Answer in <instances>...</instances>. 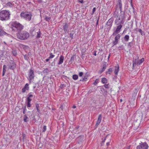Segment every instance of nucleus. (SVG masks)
Listing matches in <instances>:
<instances>
[{
    "label": "nucleus",
    "mask_w": 149,
    "mask_h": 149,
    "mask_svg": "<svg viewBox=\"0 0 149 149\" xmlns=\"http://www.w3.org/2000/svg\"><path fill=\"white\" fill-rule=\"evenodd\" d=\"M116 6H117V7H119L120 11L118 20H120V19L121 20L120 22L118 23V21L117 19L115 20V23L117 25H118L119 24L122 23L123 20L125 18V11H122V4L121 0H118Z\"/></svg>",
    "instance_id": "f257e3e1"
},
{
    "label": "nucleus",
    "mask_w": 149,
    "mask_h": 149,
    "mask_svg": "<svg viewBox=\"0 0 149 149\" xmlns=\"http://www.w3.org/2000/svg\"><path fill=\"white\" fill-rule=\"evenodd\" d=\"M10 13L8 10H3L0 11V19L1 21H6L10 19Z\"/></svg>",
    "instance_id": "f03ea898"
},
{
    "label": "nucleus",
    "mask_w": 149,
    "mask_h": 149,
    "mask_svg": "<svg viewBox=\"0 0 149 149\" xmlns=\"http://www.w3.org/2000/svg\"><path fill=\"white\" fill-rule=\"evenodd\" d=\"M32 15V13L31 12L27 11L24 12H22L20 14V17L22 18L29 21L31 20Z\"/></svg>",
    "instance_id": "7ed1b4c3"
},
{
    "label": "nucleus",
    "mask_w": 149,
    "mask_h": 149,
    "mask_svg": "<svg viewBox=\"0 0 149 149\" xmlns=\"http://www.w3.org/2000/svg\"><path fill=\"white\" fill-rule=\"evenodd\" d=\"M17 36L18 38L21 40H24L27 39L29 37V34L26 31H19L17 34Z\"/></svg>",
    "instance_id": "20e7f679"
},
{
    "label": "nucleus",
    "mask_w": 149,
    "mask_h": 149,
    "mask_svg": "<svg viewBox=\"0 0 149 149\" xmlns=\"http://www.w3.org/2000/svg\"><path fill=\"white\" fill-rule=\"evenodd\" d=\"M12 26L13 29H16L20 31L24 28V26L23 25L16 21H15L12 23Z\"/></svg>",
    "instance_id": "39448f33"
},
{
    "label": "nucleus",
    "mask_w": 149,
    "mask_h": 149,
    "mask_svg": "<svg viewBox=\"0 0 149 149\" xmlns=\"http://www.w3.org/2000/svg\"><path fill=\"white\" fill-rule=\"evenodd\" d=\"M28 79L31 82L34 79L35 77V74H34V71L32 68H31L29 70L28 72Z\"/></svg>",
    "instance_id": "423d86ee"
},
{
    "label": "nucleus",
    "mask_w": 149,
    "mask_h": 149,
    "mask_svg": "<svg viewBox=\"0 0 149 149\" xmlns=\"http://www.w3.org/2000/svg\"><path fill=\"white\" fill-rule=\"evenodd\" d=\"M148 146L146 142H141L139 145L136 147V149H148Z\"/></svg>",
    "instance_id": "0eeeda50"
},
{
    "label": "nucleus",
    "mask_w": 149,
    "mask_h": 149,
    "mask_svg": "<svg viewBox=\"0 0 149 149\" xmlns=\"http://www.w3.org/2000/svg\"><path fill=\"white\" fill-rule=\"evenodd\" d=\"M8 68L10 70H14L16 68V64L15 62L13 60H10L7 65Z\"/></svg>",
    "instance_id": "6e6552de"
},
{
    "label": "nucleus",
    "mask_w": 149,
    "mask_h": 149,
    "mask_svg": "<svg viewBox=\"0 0 149 149\" xmlns=\"http://www.w3.org/2000/svg\"><path fill=\"white\" fill-rule=\"evenodd\" d=\"M114 19L113 17H111L107 23L106 25L108 26L107 28L108 30L109 31L110 30L111 28V26L112 25V24L114 21Z\"/></svg>",
    "instance_id": "1a4fd4ad"
},
{
    "label": "nucleus",
    "mask_w": 149,
    "mask_h": 149,
    "mask_svg": "<svg viewBox=\"0 0 149 149\" xmlns=\"http://www.w3.org/2000/svg\"><path fill=\"white\" fill-rule=\"evenodd\" d=\"M116 36L115 37L114 39V40L112 42V47H113L114 45H116L117 44H118L119 40L120 39L121 35L120 34H117L116 35Z\"/></svg>",
    "instance_id": "9d476101"
},
{
    "label": "nucleus",
    "mask_w": 149,
    "mask_h": 149,
    "mask_svg": "<svg viewBox=\"0 0 149 149\" xmlns=\"http://www.w3.org/2000/svg\"><path fill=\"white\" fill-rule=\"evenodd\" d=\"M122 27V25L121 24H120L117 26L116 30L113 32L112 36H115L119 33L121 31Z\"/></svg>",
    "instance_id": "9b49d317"
},
{
    "label": "nucleus",
    "mask_w": 149,
    "mask_h": 149,
    "mask_svg": "<svg viewBox=\"0 0 149 149\" xmlns=\"http://www.w3.org/2000/svg\"><path fill=\"white\" fill-rule=\"evenodd\" d=\"M9 34L5 32L2 28L0 27V37L3 36L4 35L8 36Z\"/></svg>",
    "instance_id": "f8f14e48"
},
{
    "label": "nucleus",
    "mask_w": 149,
    "mask_h": 149,
    "mask_svg": "<svg viewBox=\"0 0 149 149\" xmlns=\"http://www.w3.org/2000/svg\"><path fill=\"white\" fill-rule=\"evenodd\" d=\"M138 57L137 58L134 59L133 61V67H135L136 65H139Z\"/></svg>",
    "instance_id": "ddd939ff"
},
{
    "label": "nucleus",
    "mask_w": 149,
    "mask_h": 149,
    "mask_svg": "<svg viewBox=\"0 0 149 149\" xmlns=\"http://www.w3.org/2000/svg\"><path fill=\"white\" fill-rule=\"evenodd\" d=\"M29 89V85L28 83L26 84L24 87L22 89V92L24 93L26 92V90H28Z\"/></svg>",
    "instance_id": "4468645a"
},
{
    "label": "nucleus",
    "mask_w": 149,
    "mask_h": 149,
    "mask_svg": "<svg viewBox=\"0 0 149 149\" xmlns=\"http://www.w3.org/2000/svg\"><path fill=\"white\" fill-rule=\"evenodd\" d=\"M68 25L66 23H65L63 26V28L65 32H68Z\"/></svg>",
    "instance_id": "2eb2a0df"
},
{
    "label": "nucleus",
    "mask_w": 149,
    "mask_h": 149,
    "mask_svg": "<svg viewBox=\"0 0 149 149\" xmlns=\"http://www.w3.org/2000/svg\"><path fill=\"white\" fill-rule=\"evenodd\" d=\"M102 118V115L100 114L98 117V120L96 122L95 126H97L100 123Z\"/></svg>",
    "instance_id": "dca6fc26"
},
{
    "label": "nucleus",
    "mask_w": 149,
    "mask_h": 149,
    "mask_svg": "<svg viewBox=\"0 0 149 149\" xmlns=\"http://www.w3.org/2000/svg\"><path fill=\"white\" fill-rule=\"evenodd\" d=\"M119 67L118 65H116L115 67L114 73L115 75H118V72L119 71Z\"/></svg>",
    "instance_id": "f3484780"
},
{
    "label": "nucleus",
    "mask_w": 149,
    "mask_h": 149,
    "mask_svg": "<svg viewBox=\"0 0 149 149\" xmlns=\"http://www.w3.org/2000/svg\"><path fill=\"white\" fill-rule=\"evenodd\" d=\"M84 136H80L77 138V140L78 141V143L82 142L84 139Z\"/></svg>",
    "instance_id": "a211bd4d"
},
{
    "label": "nucleus",
    "mask_w": 149,
    "mask_h": 149,
    "mask_svg": "<svg viewBox=\"0 0 149 149\" xmlns=\"http://www.w3.org/2000/svg\"><path fill=\"white\" fill-rule=\"evenodd\" d=\"M64 57L62 55H61L60 57L59 61L58 63V65H60L63 63V62Z\"/></svg>",
    "instance_id": "6ab92c4d"
},
{
    "label": "nucleus",
    "mask_w": 149,
    "mask_h": 149,
    "mask_svg": "<svg viewBox=\"0 0 149 149\" xmlns=\"http://www.w3.org/2000/svg\"><path fill=\"white\" fill-rule=\"evenodd\" d=\"M7 68V66L6 65H3V73L2 74V76H4L5 75V73L6 71V69Z\"/></svg>",
    "instance_id": "aec40b11"
},
{
    "label": "nucleus",
    "mask_w": 149,
    "mask_h": 149,
    "mask_svg": "<svg viewBox=\"0 0 149 149\" xmlns=\"http://www.w3.org/2000/svg\"><path fill=\"white\" fill-rule=\"evenodd\" d=\"M35 105L36 107L37 110V111L38 112V113H40L41 111L39 109L40 106L39 104L38 103H36Z\"/></svg>",
    "instance_id": "412c9836"
},
{
    "label": "nucleus",
    "mask_w": 149,
    "mask_h": 149,
    "mask_svg": "<svg viewBox=\"0 0 149 149\" xmlns=\"http://www.w3.org/2000/svg\"><path fill=\"white\" fill-rule=\"evenodd\" d=\"M11 52L12 53L13 56H17V51L16 49H12Z\"/></svg>",
    "instance_id": "4be33fe9"
},
{
    "label": "nucleus",
    "mask_w": 149,
    "mask_h": 149,
    "mask_svg": "<svg viewBox=\"0 0 149 149\" xmlns=\"http://www.w3.org/2000/svg\"><path fill=\"white\" fill-rule=\"evenodd\" d=\"M106 63L105 62V64H104L103 65V67L102 68L101 71H100V73L102 72L106 69V67H107V65L106 64Z\"/></svg>",
    "instance_id": "5701e85b"
},
{
    "label": "nucleus",
    "mask_w": 149,
    "mask_h": 149,
    "mask_svg": "<svg viewBox=\"0 0 149 149\" xmlns=\"http://www.w3.org/2000/svg\"><path fill=\"white\" fill-rule=\"evenodd\" d=\"M136 29L137 30H136V31H138L140 32L141 35L144 36L145 35V33L141 29Z\"/></svg>",
    "instance_id": "b1692460"
},
{
    "label": "nucleus",
    "mask_w": 149,
    "mask_h": 149,
    "mask_svg": "<svg viewBox=\"0 0 149 149\" xmlns=\"http://www.w3.org/2000/svg\"><path fill=\"white\" fill-rule=\"evenodd\" d=\"M29 120V119L26 115H25L24 117V122H27Z\"/></svg>",
    "instance_id": "393cba45"
},
{
    "label": "nucleus",
    "mask_w": 149,
    "mask_h": 149,
    "mask_svg": "<svg viewBox=\"0 0 149 149\" xmlns=\"http://www.w3.org/2000/svg\"><path fill=\"white\" fill-rule=\"evenodd\" d=\"M129 36L128 35H126L124 37V40L126 42H127L129 39Z\"/></svg>",
    "instance_id": "a878e982"
},
{
    "label": "nucleus",
    "mask_w": 149,
    "mask_h": 149,
    "mask_svg": "<svg viewBox=\"0 0 149 149\" xmlns=\"http://www.w3.org/2000/svg\"><path fill=\"white\" fill-rule=\"evenodd\" d=\"M66 84H61L60 86V89H61V90H63L65 87H66Z\"/></svg>",
    "instance_id": "bb28decb"
},
{
    "label": "nucleus",
    "mask_w": 149,
    "mask_h": 149,
    "mask_svg": "<svg viewBox=\"0 0 149 149\" xmlns=\"http://www.w3.org/2000/svg\"><path fill=\"white\" fill-rule=\"evenodd\" d=\"M42 72L44 74L46 75L49 72V69L48 68L45 69L43 70Z\"/></svg>",
    "instance_id": "cd10ccee"
},
{
    "label": "nucleus",
    "mask_w": 149,
    "mask_h": 149,
    "mask_svg": "<svg viewBox=\"0 0 149 149\" xmlns=\"http://www.w3.org/2000/svg\"><path fill=\"white\" fill-rule=\"evenodd\" d=\"M107 79L105 78H103L102 79L101 82L103 84L107 83Z\"/></svg>",
    "instance_id": "c85d7f7f"
},
{
    "label": "nucleus",
    "mask_w": 149,
    "mask_h": 149,
    "mask_svg": "<svg viewBox=\"0 0 149 149\" xmlns=\"http://www.w3.org/2000/svg\"><path fill=\"white\" fill-rule=\"evenodd\" d=\"M113 68H109L107 72V73H108L109 74H111Z\"/></svg>",
    "instance_id": "c756f323"
},
{
    "label": "nucleus",
    "mask_w": 149,
    "mask_h": 149,
    "mask_svg": "<svg viewBox=\"0 0 149 149\" xmlns=\"http://www.w3.org/2000/svg\"><path fill=\"white\" fill-rule=\"evenodd\" d=\"M24 59L25 60H26L27 61H29V57L28 56V55H27V54L24 55Z\"/></svg>",
    "instance_id": "7c9ffc66"
},
{
    "label": "nucleus",
    "mask_w": 149,
    "mask_h": 149,
    "mask_svg": "<svg viewBox=\"0 0 149 149\" xmlns=\"http://www.w3.org/2000/svg\"><path fill=\"white\" fill-rule=\"evenodd\" d=\"M144 61V58H142L139 60V65H140Z\"/></svg>",
    "instance_id": "2f4dec72"
},
{
    "label": "nucleus",
    "mask_w": 149,
    "mask_h": 149,
    "mask_svg": "<svg viewBox=\"0 0 149 149\" xmlns=\"http://www.w3.org/2000/svg\"><path fill=\"white\" fill-rule=\"evenodd\" d=\"M130 3L131 6L132 7L133 10V13H134V7L133 6V5L132 3V0H130Z\"/></svg>",
    "instance_id": "473e14b6"
},
{
    "label": "nucleus",
    "mask_w": 149,
    "mask_h": 149,
    "mask_svg": "<svg viewBox=\"0 0 149 149\" xmlns=\"http://www.w3.org/2000/svg\"><path fill=\"white\" fill-rule=\"evenodd\" d=\"M133 41L131 42H129L128 44V46L129 47H131L133 46Z\"/></svg>",
    "instance_id": "72a5a7b5"
},
{
    "label": "nucleus",
    "mask_w": 149,
    "mask_h": 149,
    "mask_svg": "<svg viewBox=\"0 0 149 149\" xmlns=\"http://www.w3.org/2000/svg\"><path fill=\"white\" fill-rule=\"evenodd\" d=\"M41 33L39 31L38 32H37V35L36 36V38H40L41 36Z\"/></svg>",
    "instance_id": "f704fd0d"
},
{
    "label": "nucleus",
    "mask_w": 149,
    "mask_h": 149,
    "mask_svg": "<svg viewBox=\"0 0 149 149\" xmlns=\"http://www.w3.org/2000/svg\"><path fill=\"white\" fill-rule=\"evenodd\" d=\"M22 109H23V113L25 114L26 111V106H25L24 107L23 106Z\"/></svg>",
    "instance_id": "c9c22d12"
},
{
    "label": "nucleus",
    "mask_w": 149,
    "mask_h": 149,
    "mask_svg": "<svg viewBox=\"0 0 149 149\" xmlns=\"http://www.w3.org/2000/svg\"><path fill=\"white\" fill-rule=\"evenodd\" d=\"M87 80V77H85L84 78H83L82 79H80V81H86Z\"/></svg>",
    "instance_id": "e433bc0d"
},
{
    "label": "nucleus",
    "mask_w": 149,
    "mask_h": 149,
    "mask_svg": "<svg viewBox=\"0 0 149 149\" xmlns=\"http://www.w3.org/2000/svg\"><path fill=\"white\" fill-rule=\"evenodd\" d=\"M26 106L28 107H31V102H26Z\"/></svg>",
    "instance_id": "4c0bfd02"
},
{
    "label": "nucleus",
    "mask_w": 149,
    "mask_h": 149,
    "mask_svg": "<svg viewBox=\"0 0 149 149\" xmlns=\"http://www.w3.org/2000/svg\"><path fill=\"white\" fill-rule=\"evenodd\" d=\"M51 19V18L50 17H47L45 16V20L46 21L49 22L50 20Z\"/></svg>",
    "instance_id": "58836bf2"
},
{
    "label": "nucleus",
    "mask_w": 149,
    "mask_h": 149,
    "mask_svg": "<svg viewBox=\"0 0 149 149\" xmlns=\"http://www.w3.org/2000/svg\"><path fill=\"white\" fill-rule=\"evenodd\" d=\"M46 130V126L44 125L42 129V132H45Z\"/></svg>",
    "instance_id": "ea45409f"
},
{
    "label": "nucleus",
    "mask_w": 149,
    "mask_h": 149,
    "mask_svg": "<svg viewBox=\"0 0 149 149\" xmlns=\"http://www.w3.org/2000/svg\"><path fill=\"white\" fill-rule=\"evenodd\" d=\"M124 49V46L123 45H122L118 47V49L119 50H122Z\"/></svg>",
    "instance_id": "a19ab883"
},
{
    "label": "nucleus",
    "mask_w": 149,
    "mask_h": 149,
    "mask_svg": "<svg viewBox=\"0 0 149 149\" xmlns=\"http://www.w3.org/2000/svg\"><path fill=\"white\" fill-rule=\"evenodd\" d=\"M99 80L98 79H96L95 81L93 83V84L95 85L96 86L97 84H98V83L99 82H98Z\"/></svg>",
    "instance_id": "79ce46f5"
},
{
    "label": "nucleus",
    "mask_w": 149,
    "mask_h": 149,
    "mask_svg": "<svg viewBox=\"0 0 149 149\" xmlns=\"http://www.w3.org/2000/svg\"><path fill=\"white\" fill-rule=\"evenodd\" d=\"M6 5L7 6L11 7L12 6V3L10 2H8L6 3Z\"/></svg>",
    "instance_id": "37998d69"
},
{
    "label": "nucleus",
    "mask_w": 149,
    "mask_h": 149,
    "mask_svg": "<svg viewBox=\"0 0 149 149\" xmlns=\"http://www.w3.org/2000/svg\"><path fill=\"white\" fill-rule=\"evenodd\" d=\"M32 100V99L31 98H29L27 97L26 99V102H31Z\"/></svg>",
    "instance_id": "c03bdc74"
},
{
    "label": "nucleus",
    "mask_w": 149,
    "mask_h": 149,
    "mask_svg": "<svg viewBox=\"0 0 149 149\" xmlns=\"http://www.w3.org/2000/svg\"><path fill=\"white\" fill-rule=\"evenodd\" d=\"M31 93H30L27 95V97H29V98H31L33 97V95L31 94Z\"/></svg>",
    "instance_id": "a18cd8bd"
},
{
    "label": "nucleus",
    "mask_w": 149,
    "mask_h": 149,
    "mask_svg": "<svg viewBox=\"0 0 149 149\" xmlns=\"http://www.w3.org/2000/svg\"><path fill=\"white\" fill-rule=\"evenodd\" d=\"M50 56H49V58L51 59L53 58L54 56V55L52 54V53H50Z\"/></svg>",
    "instance_id": "49530a36"
},
{
    "label": "nucleus",
    "mask_w": 149,
    "mask_h": 149,
    "mask_svg": "<svg viewBox=\"0 0 149 149\" xmlns=\"http://www.w3.org/2000/svg\"><path fill=\"white\" fill-rule=\"evenodd\" d=\"M104 86L106 88H109V84H104Z\"/></svg>",
    "instance_id": "de8ad7c7"
},
{
    "label": "nucleus",
    "mask_w": 149,
    "mask_h": 149,
    "mask_svg": "<svg viewBox=\"0 0 149 149\" xmlns=\"http://www.w3.org/2000/svg\"><path fill=\"white\" fill-rule=\"evenodd\" d=\"M96 8L95 7H94L93 8V11H92V14L93 15L94 13L95 12L96 10Z\"/></svg>",
    "instance_id": "09e8293b"
},
{
    "label": "nucleus",
    "mask_w": 149,
    "mask_h": 149,
    "mask_svg": "<svg viewBox=\"0 0 149 149\" xmlns=\"http://www.w3.org/2000/svg\"><path fill=\"white\" fill-rule=\"evenodd\" d=\"M74 55H72L70 61H72H72H74Z\"/></svg>",
    "instance_id": "8fccbe9b"
},
{
    "label": "nucleus",
    "mask_w": 149,
    "mask_h": 149,
    "mask_svg": "<svg viewBox=\"0 0 149 149\" xmlns=\"http://www.w3.org/2000/svg\"><path fill=\"white\" fill-rule=\"evenodd\" d=\"M74 33H70V36L72 39L73 38V37Z\"/></svg>",
    "instance_id": "3c124183"
},
{
    "label": "nucleus",
    "mask_w": 149,
    "mask_h": 149,
    "mask_svg": "<svg viewBox=\"0 0 149 149\" xmlns=\"http://www.w3.org/2000/svg\"><path fill=\"white\" fill-rule=\"evenodd\" d=\"M106 140V137H105L104 139V140L102 141V143H101V146H103V143H104Z\"/></svg>",
    "instance_id": "603ef678"
},
{
    "label": "nucleus",
    "mask_w": 149,
    "mask_h": 149,
    "mask_svg": "<svg viewBox=\"0 0 149 149\" xmlns=\"http://www.w3.org/2000/svg\"><path fill=\"white\" fill-rule=\"evenodd\" d=\"M83 74V73L82 72H81L79 73V77H82Z\"/></svg>",
    "instance_id": "864d4df0"
},
{
    "label": "nucleus",
    "mask_w": 149,
    "mask_h": 149,
    "mask_svg": "<svg viewBox=\"0 0 149 149\" xmlns=\"http://www.w3.org/2000/svg\"><path fill=\"white\" fill-rule=\"evenodd\" d=\"M77 2L78 3H84V1L83 0H78Z\"/></svg>",
    "instance_id": "5fc2aeb1"
},
{
    "label": "nucleus",
    "mask_w": 149,
    "mask_h": 149,
    "mask_svg": "<svg viewBox=\"0 0 149 149\" xmlns=\"http://www.w3.org/2000/svg\"><path fill=\"white\" fill-rule=\"evenodd\" d=\"M130 146H128L126 148H124L123 149H130Z\"/></svg>",
    "instance_id": "6e6d98bb"
},
{
    "label": "nucleus",
    "mask_w": 149,
    "mask_h": 149,
    "mask_svg": "<svg viewBox=\"0 0 149 149\" xmlns=\"http://www.w3.org/2000/svg\"><path fill=\"white\" fill-rule=\"evenodd\" d=\"M117 79V75H116L113 78V79L114 80H116V79Z\"/></svg>",
    "instance_id": "4d7b16f0"
},
{
    "label": "nucleus",
    "mask_w": 149,
    "mask_h": 149,
    "mask_svg": "<svg viewBox=\"0 0 149 149\" xmlns=\"http://www.w3.org/2000/svg\"><path fill=\"white\" fill-rule=\"evenodd\" d=\"M78 77V76L77 75L75 74V80L77 79Z\"/></svg>",
    "instance_id": "13d9d810"
},
{
    "label": "nucleus",
    "mask_w": 149,
    "mask_h": 149,
    "mask_svg": "<svg viewBox=\"0 0 149 149\" xmlns=\"http://www.w3.org/2000/svg\"><path fill=\"white\" fill-rule=\"evenodd\" d=\"M113 15L115 17H117L118 16V15L117 14H115V13H114L113 14Z\"/></svg>",
    "instance_id": "bf43d9fd"
},
{
    "label": "nucleus",
    "mask_w": 149,
    "mask_h": 149,
    "mask_svg": "<svg viewBox=\"0 0 149 149\" xmlns=\"http://www.w3.org/2000/svg\"><path fill=\"white\" fill-rule=\"evenodd\" d=\"M28 56H31V55H32V54H31V52H29L28 53Z\"/></svg>",
    "instance_id": "052dcab7"
},
{
    "label": "nucleus",
    "mask_w": 149,
    "mask_h": 149,
    "mask_svg": "<svg viewBox=\"0 0 149 149\" xmlns=\"http://www.w3.org/2000/svg\"><path fill=\"white\" fill-rule=\"evenodd\" d=\"M99 18L97 20L96 23V25L97 26L98 24V22H99Z\"/></svg>",
    "instance_id": "680f3d73"
},
{
    "label": "nucleus",
    "mask_w": 149,
    "mask_h": 149,
    "mask_svg": "<svg viewBox=\"0 0 149 149\" xmlns=\"http://www.w3.org/2000/svg\"><path fill=\"white\" fill-rule=\"evenodd\" d=\"M50 59V58H49H49L46 59L45 61L46 62H48L49 61Z\"/></svg>",
    "instance_id": "e2e57ef3"
},
{
    "label": "nucleus",
    "mask_w": 149,
    "mask_h": 149,
    "mask_svg": "<svg viewBox=\"0 0 149 149\" xmlns=\"http://www.w3.org/2000/svg\"><path fill=\"white\" fill-rule=\"evenodd\" d=\"M38 2L39 3H40L42 2V0H37Z\"/></svg>",
    "instance_id": "0e129e2a"
},
{
    "label": "nucleus",
    "mask_w": 149,
    "mask_h": 149,
    "mask_svg": "<svg viewBox=\"0 0 149 149\" xmlns=\"http://www.w3.org/2000/svg\"><path fill=\"white\" fill-rule=\"evenodd\" d=\"M109 142H108L107 143V146H109Z\"/></svg>",
    "instance_id": "69168bd1"
},
{
    "label": "nucleus",
    "mask_w": 149,
    "mask_h": 149,
    "mask_svg": "<svg viewBox=\"0 0 149 149\" xmlns=\"http://www.w3.org/2000/svg\"><path fill=\"white\" fill-rule=\"evenodd\" d=\"M55 64V63L54 62H52V66H53V65H54Z\"/></svg>",
    "instance_id": "338daca9"
},
{
    "label": "nucleus",
    "mask_w": 149,
    "mask_h": 149,
    "mask_svg": "<svg viewBox=\"0 0 149 149\" xmlns=\"http://www.w3.org/2000/svg\"><path fill=\"white\" fill-rule=\"evenodd\" d=\"M72 78L74 80V74H73L72 76Z\"/></svg>",
    "instance_id": "774afa93"
}]
</instances>
